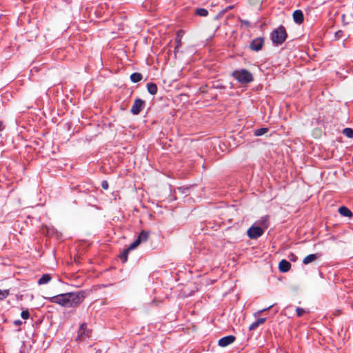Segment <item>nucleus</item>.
<instances>
[{"label": "nucleus", "instance_id": "1", "mask_svg": "<svg viewBox=\"0 0 353 353\" xmlns=\"http://www.w3.org/2000/svg\"><path fill=\"white\" fill-rule=\"evenodd\" d=\"M83 299V295L79 292H70L61 294L49 299L52 303H56L65 307H75L80 304Z\"/></svg>", "mask_w": 353, "mask_h": 353}, {"label": "nucleus", "instance_id": "2", "mask_svg": "<svg viewBox=\"0 0 353 353\" xmlns=\"http://www.w3.org/2000/svg\"><path fill=\"white\" fill-rule=\"evenodd\" d=\"M232 76L241 84H248L254 80L252 73L245 69L236 70Z\"/></svg>", "mask_w": 353, "mask_h": 353}, {"label": "nucleus", "instance_id": "3", "mask_svg": "<svg viewBox=\"0 0 353 353\" xmlns=\"http://www.w3.org/2000/svg\"><path fill=\"white\" fill-rule=\"evenodd\" d=\"M287 38V32L283 26H279L271 33V40L276 46L282 44Z\"/></svg>", "mask_w": 353, "mask_h": 353}, {"label": "nucleus", "instance_id": "4", "mask_svg": "<svg viewBox=\"0 0 353 353\" xmlns=\"http://www.w3.org/2000/svg\"><path fill=\"white\" fill-rule=\"evenodd\" d=\"M263 229L256 224L251 226L247 231L248 236L251 239H256L259 237L261 236L263 234Z\"/></svg>", "mask_w": 353, "mask_h": 353}, {"label": "nucleus", "instance_id": "5", "mask_svg": "<svg viewBox=\"0 0 353 353\" xmlns=\"http://www.w3.org/2000/svg\"><path fill=\"white\" fill-rule=\"evenodd\" d=\"M145 102L139 99V98H137L134 100V103L131 108V110H130V112L132 114L134 115H137L139 114L141 110L143 109V108L145 107Z\"/></svg>", "mask_w": 353, "mask_h": 353}, {"label": "nucleus", "instance_id": "6", "mask_svg": "<svg viewBox=\"0 0 353 353\" xmlns=\"http://www.w3.org/2000/svg\"><path fill=\"white\" fill-rule=\"evenodd\" d=\"M263 43H264L263 39L261 37H258V38L254 39L252 41V43L250 44V48L252 50H253L254 51H259L262 48Z\"/></svg>", "mask_w": 353, "mask_h": 353}, {"label": "nucleus", "instance_id": "7", "mask_svg": "<svg viewBox=\"0 0 353 353\" xmlns=\"http://www.w3.org/2000/svg\"><path fill=\"white\" fill-rule=\"evenodd\" d=\"M235 340V337L232 335H229L223 337L219 340L218 344L221 347H226L232 344Z\"/></svg>", "mask_w": 353, "mask_h": 353}, {"label": "nucleus", "instance_id": "8", "mask_svg": "<svg viewBox=\"0 0 353 353\" xmlns=\"http://www.w3.org/2000/svg\"><path fill=\"white\" fill-rule=\"evenodd\" d=\"M86 325L81 324L78 331L77 340L81 341L89 336V331L86 330Z\"/></svg>", "mask_w": 353, "mask_h": 353}, {"label": "nucleus", "instance_id": "9", "mask_svg": "<svg viewBox=\"0 0 353 353\" xmlns=\"http://www.w3.org/2000/svg\"><path fill=\"white\" fill-rule=\"evenodd\" d=\"M321 256V254H320V253L309 254L303 259V263L305 265H307L309 263H311L315 261L316 260L319 259Z\"/></svg>", "mask_w": 353, "mask_h": 353}, {"label": "nucleus", "instance_id": "10", "mask_svg": "<svg viewBox=\"0 0 353 353\" xmlns=\"http://www.w3.org/2000/svg\"><path fill=\"white\" fill-rule=\"evenodd\" d=\"M294 21L297 24H301L304 21L303 13L301 10H296L293 12Z\"/></svg>", "mask_w": 353, "mask_h": 353}, {"label": "nucleus", "instance_id": "11", "mask_svg": "<svg viewBox=\"0 0 353 353\" xmlns=\"http://www.w3.org/2000/svg\"><path fill=\"white\" fill-rule=\"evenodd\" d=\"M255 224L257 225L258 226L261 227L263 229V230H265L269 226V216H262L259 220H258L255 223Z\"/></svg>", "mask_w": 353, "mask_h": 353}, {"label": "nucleus", "instance_id": "12", "mask_svg": "<svg viewBox=\"0 0 353 353\" xmlns=\"http://www.w3.org/2000/svg\"><path fill=\"white\" fill-rule=\"evenodd\" d=\"M291 264L288 261L283 259L279 264V270L281 272H287L290 270Z\"/></svg>", "mask_w": 353, "mask_h": 353}, {"label": "nucleus", "instance_id": "13", "mask_svg": "<svg viewBox=\"0 0 353 353\" xmlns=\"http://www.w3.org/2000/svg\"><path fill=\"white\" fill-rule=\"evenodd\" d=\"M266 318L265 317H261L258 318L255 321L252 323L249 326L250 330H256L260 325L263 324L265 322Z\"/></svg>", "mask_w": 353, "mask_h": 353}, {"label": "nucleus", "instance_id": "14", "mask_svg": "<svg viewBox=\"0 0 353 353\" xmlns=\"http://www.w3.org/2000/svg\"><path fill=\"white\" fill-rule=\"evenodd\" d=\"M52 279L50 274H44L41 276V277L38 280L39 285H45L48 283Z\"/></svg>", "mask_w": 353, "mask_h": 353}, {"label": "nucleus", "instance_id": "15", "mask_svg": "<svg viewBox=\"0 0 353 353\" xmlns=\"http://www.w3.org/2000/svg\"><path fill=\"white\" fill-rule=\"evenodd\" d=\"M339 212L343 216L351 217L352 216V213L350 210L345 206L340 207L339 209Z\"/></svg>", "mask_w": 353, "mask_h": 353}, {"label": "nucleus", "instance_id": "16", "mask_svg": "<svg viewBox=\"0 0 353 353\" xmlns=\"http://www.w3.org/2000/svg\"><path fill=\"white\" fill-rule=\"evenodd\" d=\"M147 89L150 94L154 95L157 92V86L155 83H148L147 84Z\"/></svg>", "mask_w": 353, "mask_h": 353}, {"label": "nucleus", "instance_id": "17", "mask_svg": "<svg viewBox=\"0 0 353 353\" xmlns=\"http://www.w3.org/2000/svg\"><path fill=\"white\" fill-rule=\"evenodd\" d=\"M143 78V76L141 73L134 72L130 75V80L133 83H137L140 81Z\"/></svg>", "mask_w": 353, "mask_h": 353}, {"label": "nucleus", "instance_id": "18", "mask_svg": "<svg viewBox=\"0 0 353 353\" xmlns=\"http://www.w3.org/2000/svg\"><path fill=\"white\" fill-rule=\"evenodd\" d=\"M149 237V233L146 231H142L137 237V239L139 240V243L145 242L148 240Z\"/></svg>", "mask_w": 353, "mask_h": 353}, {"label": "nucleus", "instance_id": "19", "mask_svg": "<svg viewBox=\"0 0 353 353\" xmlns=\"http://www.w3.org/2000/svg\"><path fill=\"white\" fill-rule=\"evenodd\" d=\"M268 132V128H259L254 131V135L257 136V137L262 136Z\"/></svg>", "mask_w": 353, "mask_h": 353}, {"label": "nucleus", "instance_id": "20", "mask_svg": "<svg viewBox=\"0 0 353 353\" xmlns=\"http://www.w3.org/2000/svg\"><path fill=\"white\" fill-rule=\"evenodd\" d=\"M195 13L201 17H206L208 14V11L205 8H197Z\"/></svg>", "mask_w": 353, "mask_h": 353}, {"label": "nucleus", "instance_id": "21", "mask_svg": "<svg viewBox=\"0 0 353 353\" xmlns=\"http://www.w3.org/2000/svg\"><path fill=\"white\" fill-rule=\"evenodd\" d=\"M343 134L348 138H353V129L346 128L343 130Z\"/></svg>", "mask_w": 353, "mask_h": 353}, {"label": "nucleus", "instance_id": "22", "mask_svg": "<svg viewBox=\"0 0 353 353\" xmlns=\"http://www.w3.org/2000/svg\"><path fill=\"white\" fill-rule=\"evenodd\" d=\"M140 244L139 243V240H138L137 239L132 243H131L129 247H128V250H132L134 249H135Z\"/></svg>", "mask_w": 353, "mask_h": 353}, {"label": "nucleus", "instance_id": "23", "mask_svg": "<svg viewBox=\"0 0 353 353\" xmlns=\"http://www.w3.org/2000/svg\"><path fill=\"white\" fill-rule=\"evenodd\" d=\"M130 250L128 249H126L124 250L123 254L121 255V259L123 261V262H126L128 259V254Z\"/></svg>", "mask_w": 353, "mask_h": 353}, {"label": "nucleus", "instance_id": "24", "mask_svg": "<svg viewBox=\"0 0 353 353\" xmlns=\"http://www.w3.org/2000/svg\"><path fill=\"white\" fill-rule=\"evenodd\" d=\"M9 294V291L8 290H0V300L6 298Z\"/></svg>", "mask_w": 353, "mask_h": 353}, {"label": "nucleus", "instance_id": "25", "mask_svg": "<svg viewBox=\"0 0 353 353\" xmlns=\"http://www.w3.org/2000/svg\"><path fill=\"white\" fill-rule=\"evenodd\" d=\"M176 46L175 47V51L176 50V49H178L179 48V46H181V38L179 37V32H178L177 34V37L176 38Z\"/></svg>", "mask_w": 353, "mask_h": 353}, {"label": "nucleus", "instance_id": "26", "mask_svg": "<svg viewBox=\"0 0 353 353\" xmlns=\"http://www.w3.org/2000/svg\"><path fill=\"white\" fill-rule=\"evenodd\" d=\"M21 316L23 319H27L30 316V313L28 310H22Z\"/></svg>", "mask_w": 353, "mask_h": 353}, {"label": "nucleus", "instance_id": "27", "mask_svg": "<svg viewBox=\"0 0 353 353\" xmlns=\"http://www.w3.org/2000/svg\"><path fill=\"white\" fill-rule=\"evenodd\" d=\"M101 187L103 190H108L109 188V184L107 181H103L101 182Z\"/></svg>", "mask_w": 353, "mask_h": 353}, {"label": "nucleus", "instance_id": "28", "mask_svg": "<svg viewBox=\"0 0 353 353\" xmlns=\"http://www.w3.org/2000/svg\"><path fill=\"white\" fill-rule=\"evenodd\" d=\"M289 259L292 261H296L297 260V256L294 254L292 253L289 256Z\"/></svg>", "mask_w": 353, "mask_h": 353}, {"label": "nucleus", "instance_id": "29", "mask_svg": "<svg viewBox=\"0 0 353 353\" xmlns=\"http://www.w3.org/2000/svg\"><path fill=\"white\" fill-rule=\"evenodd\" d=\"M305 310H296V315L298 316H301L305 313Z\"/></svg>", "mask_w": 353, "mask_h": 353}, {"label": "nucleus", "instance_id": "30", "mask_svg": "<svg viewBox=\"0 0 353 353\" xmlns=\"http://www.w3.org/2000/svg\"><path fill=\"white\" fill-rule=\"evenodd\" d=\"M241 24H243L247 26H248L250 25V22L246 20H241Z\"/></svg>", "mask_w": 353, "mask_h": 353}, {"label": "nucleus", "instance_id": "31", "mask_svg": "<svg viewBox=\"0 0 353 353\" xmlns=\"http://www.w3.org/2000/svg\"><path fill=\"white\" fill-rule=\"evenodd\" d=\"M14 323L16 325H20L22 324V321H20V320H16L14 321Z\"/></svg>", "mask_w": 353, "mask_h": 353}, {"label": "nucleus", "instance_id": "32", "mask_svg": "<svg viewBox=\"0 0 353 353\" xmlns=\"http://www.w3.org/2000/svg\"><path fill=\"white\" fill-rule=\"evenodd\" d=\"M3 129V122L0 121V131H1Z\"/></svg>", "mask_w": 353, "mask_h": 353}, {"label": "nucleus", "instance_id": "33", "mask_svg": "<svg viewBox=\"0 0 353 353\" xmlns=\"http://www.w3.org/2000/svg\"><path fill=\"white\" fill-rule=\"evenodd\" d=\"M272 306H273V305H270V306H268V307H265V309H267V310L271 309V307H272Z\"/></svg>", "mask_w": 353, "mask_h": 353}, {"label": "nucleus", "instance_id": "34", "mask_svg": "<svg viewBox=\"0 0 353 353\" xmlns=\"http://www.w3.org/2000/svg\"><path fill=\"white\" fill-rule=\"evenodd\" d=\"M259 314V312H256L254 316H256V315H258Z\"/></svg>", "mask_w": 353, "mask_h": 353}, {"label": "nucleus", "instance_id": "35", "mask_svg": "<svg viewBox=\"0 0 353 353\" xmlns=\"http://www.w3.org/2000/svg\"><path fill=\"white\" fill-rule=\"evenodd\" d=\"M231 8H232V6H229V7L227 8V10H228V9H231Z\"/></svg>", "mask_w": 353, "mask_h": 353}]
</instances>
